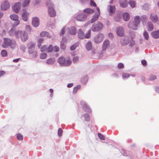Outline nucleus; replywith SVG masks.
Masks as SVG:
<instances>
[{"instance_id": "f257e3e1", "label": "nucleus", "mask_w": 159, "mask_h": 159, "mask_svg": "<svg viewBox=\"0 0 159 159\" xmlns=\"http://www.w3.org/2000/svg\"><path fill=\"white\" fill-rule=\"evenodd\" d=\"M16 44L15 42H13L9 38H4L2 46L3 48L10 47L11 48H14L16 47Z\"/></svg>"}, {"instance_id": "f03ea898", "label": "nucleus", "mask_w": 159, "mask_h": 159, "mask_svg": "<svg viewBox=\"0 0 159 159\" xmlns=\"http://www.w3.org/2000/svg\"><path fill=\"white\" fill-rule=\"evenodd\" d=\"M16 37L17 38H20L22 42H25L28 39V33L24 30H17L16 33Z\"/></svg>"}, {"instance_id": "7ed1b4c3", "label": "nucleus", "mask_w": 159, "mask_h": 159, "mask_svg": "<svg viewBox=\"0 0 159 159\" xmlns=\"http://www.w3.org/2000/svg\"><path fill=\"white\" fill-rule=\"evenodd\" d=\"M57 61L60 66H69L71 63V61L69 58H65L63 57H59Z\"/></svg>"}, {"instance_id": "20e7f679", "label": "nucleus", "mask_w": 159, "mask_h": 159, "mask_svg": "<svg viewBox=\"0 0 159 159\" xmlns=\"http://www.w3.org/2000/svg\"><path fill=\"white\" fill-rule=\"evenodd\" d=\"M46 5L48 6V12L50 17H53L56 16V12L53 8L54 4L52 2H47Z\"/></svg>"}, {"instance_id": "39448f33", "label": "nucleus", "mask_w": 159, "mask_h": 159, "mask_svg": "<svg viewBox=\"0 0 159 159\" xmlns=\"http://www.w3.org/2000/svg\"><path fill=\"white\" fill-rule=\"evenodd\" d=\"M103 27V24L100 22L92 26L91 29L93 31H98L101 30Z\"/></svg>"}, {"instance_id": "423d86ee", "label": "nucleus", "mask_w": 159, "mask_h": 159, "mask_svg": "<svg viewBox=\"0 0 159 159\" xmlns=\"http://www.w3.org/2000/svg\"><path fill=\"white\" fill-rule=\"evenodd\" d=\"M81 105L83 110L85 111L89 112V113L91 112V111L89 106L86 102L82 101L81 102Z\"/></svg>"}, {"instance_id": "0eeeda50", "label": "nucleus", "mask_w": 159, "mask_h": 159, "mask_svg": "<svg viewBox=\"0 0 159 159\" xmlns=\"http://www.w3.org/2000/svg\"><path fill=\"white\" fill-rule=\"evenodd\" d=\"M104 36L102 34H99L96 35L94 39V42L97 43L101 42L103 40Z\"/></svg>"}, {"instance_id": "6e6552de", "label": "nucleus", "mask_w": 159, "mask_h": 159, "mask_svg": "<svg viewBox=\"0 0 159 159\" xmlns=\"http://www.w3.org/2000/svg\"><path fill=\"white\" fill-rule=\"evenodd\" d=\"M10 17L11 20L16 21L14 24V26H17L19 24L20 21L18 20L19 17L18 15L15 14H11L10 16Z\"/></svg>"}, {"instance_id": "1a4fd4ad", "label": "nucleus", "mask_w": 159, "mask_h": 159, "mask_svg": "<svg viewBox=\"0 0 159 159\" xmlns=\"http://www.w3.org/2000/svg\"><path fill=\"white\" fill-rule=\"evenodd\" d=\"M10 7V4L7 1L3 2L2 4L1 8L2 10H6L8 9Z\"/></svg>"}, {"instance_id": "9d476101", "label": "nucleus", "mask_w": 159, "mask_h": 159, "mask_svg": "<svg viewBox=\"0 0 159 159\" xmlns=\"http://www.w3.org/2000/svg\"><path fill=\"white\" fill-rule=\"evenodd\" d=\"M86 15L84 13L79 14L76 17L77 20L79 21H83L86 18Z\"/></svg>"}, {"instance_id": "9b49d317", "label": "nucleus", "mask_w": 159, "mask_h": 159, "mask_svg": "<svg viewBox=\"0 0 159 159\" xmlns=\"http://www.w3.org/2000/svg\"><path fill=\"white\" fill-rule=\"evenodd\" d=\"M116 32L117 34L120 37H121L124 34V30L121 27H119L117 28L116 29Z\"/></svg>"}, {"instance_id": "f8f14e48", "label": "nucleus", "mask_w": 159, "mask_h": 159, "mask_svg": "<svg viewBox=\"0 0 159 159\" xmlns=\"http://www.w3.org/2000/svg\"><path fill=\"white\" fill-rule=\"evenodd\" d=\"M149 18L150 20L153 23L156 22L158 20V17L157 15L154 13L151 14Z\"/></svg>"}, {"instance_id": "ddd939ff", "label": "nucleus", "mask_w": 159, "mask_h": 159, "mask_svg": "<svg viewBox=\"0 0 159 159\" xmlns=\"http://www.w3.org/2000/svg\"><path fill=\"white\" fill-rule=\"evenodd\" d=\"M21 7V3L20 2L16 3L13 6V9L16 13H18Z\"/></svg>"}, {"instance_id": "4468645a", "label": "nucleus", "mask_w": 159, "mask_h": 159, "mask_svg": "<svg viewBox=\"0 0 159 159\" xmlns=\"http://www.w3.org/2000/svg\"><path fill=\"white\" fill-rule=\"evenodd\" d=\"M32 24L35 27H38L39 25V19L37 17H34L32 18Z\"/></svg>"}, {"instance_id": "2eb2a0df", "label": "nucleus", "mask_w": 159, "mask_h": 159, "mask_svg": "<svg viewBox=\"0 0 159 159\" xmlns=\"http://www.w3.org/2000/svg\"><path fill=\"white\" fill-rule=\"evenodd\" d=\"M110 42L108 40H106L103 42L102 49L103 50L105 51L109 46Z\"/></svg>"}, {"instance_id": "dca6fc26", "label": "nucleus", "mask_w": 159, "mask_h": 159, "mask_svg": "<svg viewBox=\"0 0 159 159\" xmlns=\"http://www.w3.org/2000/svg\"><path fill=\"white\" fill-rule=\"evenodd\" d=\"M120 6L123 8L127 7L128 4L126 0H120Z\"/></svg>"}, {"instance_id": "f3484780", "label": "nucleus", "mask_w": 159, "mask_h": 159, "mask_svg": "<svg viewBox=\"0 0 159 159\" xmlns=\"http://www.w3.org/2000/svg\"><path fill=\"white\" fill-rule=\"evenodd\" d=\"M151 36L154 38L157 39L159 38V30L154 31L151 33Z\"/></svg>"}, {"instance_id": "a211bd4d", "label": "nucleus", "mask_w": 159, "mask_h": 159, "mask_svg": "<svg viewBox=\"0 0 159 159\" xmlns=\"http://www.w3.org/2000/svg\"><path fill=\"white\" fill-rule=\"evenodd\" d=\"M29 15V13L27 12H25L22 14V18L23 20L25 21L28 20V17Z\"/></svg>"}, {"instance_id": "6ab92c4d", "label": "nucleus", "mask_w": 159, "mask_h": 159, "mask_svg": "<svg viewBox=\"0 0 159 159\" xmlns=\"http://www.w3.org/2000/svg\"><path fill=\"white\" fill-rule=\"evenodd\" d=\"M68 29L69 30V33L71 35H74L76 33V29L75 27H72L68 28Z\"/></svg>"}, {"instance_id": "aec40b11", "label": "nucleus", "mask_w": 159, "mask_h": 159, "mask_svg": "<svg viewBox=\"0 0 159 159\" xmlns=\"http://www.w3.org/2000/svg\"><path fill=\"white\" fill-rule=\"evenodd\" d=\"M148 30L150 31L154 29L153 24L150 22H148L147 24Z\"/></svg>"}, {"instance_id": "412c9836", "label": "nucleus", "mask_w": 159, "mask_h": 159, "mask_svg": "<svg viewBox=\"0 0 159 159\" xmlns=\"http://www.w3.org/2000/svg\"><path fill=\"white\" fill-rule=\"evenodd\" d=\"M79 38L80 39H83L85 38V35L82 30L81 29L79 30L78 32Z\"/></svg>"}, {"instance_id": "4be33fe9", "label": "nucleus", "mask_w": 159, "mask_h": 159, "mask_svg": "<svg viewBox=\"0 0 159 159\" xmlns=\"http://www.w3.org/2000/svg\"><path fill=\"white\" fill-rule=\"evenodd\" d=\"M34 49L29 48V52L30 54H32L33 57H35L37 55V52L34 51Z\"/></svg>"}, {"instance_id": "5701e85b", "label": "nucleus", "mask_w": 159, "mask_h": 159, "mask_svg": "<svg viewBox=\"0 0 159 159\" xmlns=\"http://www.w3.org/2000/svg\"><path fill=\"white\" fill-rule=\"evenodd\" d=\"M17 32L16 31L15 28L13 27L11 30L9 32V34L10 35L12 36L15 35L16 36V33Z\"/></svg>"}, {"instance_id": "b1692460", "label": "nucleus", "mask_w": 159, "mask_h": 159, "mask_svg": "<svg viewBox=\"0 0 159 159\" xmlns=\"http://www.w3.org/2000/svg\"><path fill=\"white\" fill-rule=\"evenodd\" d=\"M130 18V16L129 14L126 12H125L123 14V19L125 21H128Z\"/></svg>"}, {"instance_id": "393cba45", "label": "nucleus", "mask_w": 159, "mask_h": 159, "mask_svg": "<svg viewBox=\"0 0 159 159\" xmlns=\"http://www.w3.org/2000/svg\"><path fill=\"white\" fill-rule=\"evenodd\" d=\"M99 15L96 13L93 16V18L91 19V22L93 23L95 21H96L98 19Z\"/></svg>"}, {"instance_id": "a878e982", "label": "nucleus", "mask_w": 159, "mask_h": 159, "mask_svg": "<svg viewBox=\"0 0 159 159\" xmlns=\"http://www.w3.org/2000/svg\"><path fill=\"white\" fill-rule=\"evenodd\" d=\"M128 25L129 28L134 30H136L137 29V27L138 26V25L134 23V22L130 23Z\"/></svg>"}, {"instance_id": "bb28decb", "label": "nucleus", "mask_w": 159, "mask_h": 159, "mask_svg": "<svg viewBox=\"0 0 159 159\" xmlns=\"http://www.w3.org/2000/svg\"><path fill=\"white\" fill-rule=\"evenodd\" d=\"M92 45L91 42H88L86 44V48L88 51H89L92 48Z\"/></svg>"}, {"instance_id": "cd10ccee", "label": "nucleus", "mask_w": 159, "mask_h": 159, "mask_svg": "<svg viewBox=\"0 0 159 159\" xmlns=\"http://www.w3.org/2000/svg\"><path fill=\"white\" fill-rule=\"evenodd\" d=\"M81 88V86L80 85H78L75 87L73 89V93L75 94L77 92L78 90L80 89Z\"/></svg>"}, {"instance_id": "c85d7f7f", "label": "nucleus", "mask_w": 159, "mask_h": 159, "mask_svg": "<svg viewBox=\"0 0 159 159\" xmlns=\"http://www.w3.org/2000/svg\"><path fill=\"white\" fill-rule=\"evenodd\" d=\"M134 22L138 25L140 23V17L138 16H135L134 17Z\"/></svg>"}, {"instance_id": "c756f323", "label": "nucleus", "mask_w": 159, "mask_h": 159, "mask_svg": "<svg viewBox=\"0 0 159 159\" xmlns=\"http://www.w3.org/2000/svg\"><path fill=\"white\" fill-rule=\"evenodd\" d=\"M84 11L88 14H92L94 12L93 10L89 8L85 9Z\"/></svg>"}, {"instance_id": "7c9ffc66", "label": "nucleus", "mask_w": 159, "mask_h": 159, "mask_svg": "<svg viewBox=\"0 0 159 159\" xmlns=\"http://www.w3.org/2000/svg\"><path fill=\"white\" fill-rule=\"evenodd\" d=\"M88 80V77L87 76H85L81 78V82L83 84H84L87 83Z\"/></svg>"}, {"instance_id": "2f4dec72", "label": "nucleus", "mask_w": 159, "mask_h": 159, "mask_svg": "<svg viewBox=\"0 0 159 159\" xmlns=\"http://www.w3.org/2000/svg\"><path fill=\"white\" fill-rule=\"evenodd\" d=\"M49 34L46 31H43L40 33V36L42 37H46L49 36Z\"/></svg>"}, {"instance_id": "473e14b6", "label": "nucleus", "mask_w": 159, "mask_h": 159, "mask_svg": "<svg viewBox=\"0 0 159 159\" xmlns=\"http://www.w3.org/2000/svg\"><path fill=\"white\" fill-rule=\"evenodd\" d=\"M30 2V0H24L22 3V6L25 7L28 5Z\"/></svg>"}, {"instance_id": "72a5a7b5", "label": "nucleus", "mask_w": 159, "mask_h": 159, "mask_svg": "<svg viewBox=\"0 0 159 159\" xmlns=\"http://www.w3.org/2000/svg\"><path fill=\"white\" fill-rule=\"evenodd\" d=\"M115 6H109V10L111 13H114L115 11Z\"/></svg>"}, {"instance_id": "f704fd0d", "label": "nucleus", "mask_w": 159, "mask_h": 159, "mask_svg": "<svg viewBox=\"0 0 159 159\" xmlns=\"http://www.w3.org/2000/svg\"><path fill=\"white\" fill-rule=\"evenodd\" d=\"M83 116L84 117V120L85 121H89L90 120V116L89 114L86 113L83 115Z\"/></svg>"}, {"instance_id": "c9c22d12", "label": "nucleus", "mask_w": 159, "mask_h": 159, "mask_svg": "<svg viewBox=\"0 0 159 159\" xmlns=\"http://www.w3.org/2000/svg\"><path fill=\"white\" fill-rule=\"evenodd\" d=\"M55 62V60L54 58H50L48 59L46 63L48 64H52Z\"/></svg>"}, {"instance_id": "e433bc0d", "label": "nucleus", "mask_w": 159, "mask_h": 159, "mask_svg": "<svg viewBox=\"0 0 159 159\" xmlns=\"http://www.w3.org/2000/svg\"><path fill=\"white\" fill-rule=\"evenodd\" d=\"M129 35L132 39L135 38V34L134 32L132 31H129Z\"/></svg>"}, {"instance_id": "4c0bfd02", "label": "nucleus", "mask_w": 159, "mask_h": 159, "mask_svg": "<svg viewBox=\"0 0 159 159\" xmlns=\"http://www.w3.org/2000/svg\"><path fill=\"white\" fill-rule=\"evenodd\" d=\"M1 55L3 57H6L7 55V51L5 50H3L1 51Z\"/></svg>"}, {"instance_id": "58836bf2", "label": "nucleus", "mask_w": 159, "mask_h": 159, "mask_svg": "<svg viewBox=\"0 0 159 159\" xmlns=\"http://www.w3.org/2000/svg\"><path fill=\"white\" fill-rule=\"evenodd\" d=\"M79 45V43H75L74 44L70 47V50L71 51H73L75 50L76 47H77Z\"/></svg>"}, {"instance_id": "ea45409f", "label": "nucleus", "mask_w": 159, "mask_h": 159, "mask_svg": "<svg viewBox=\"0 0 159 159\" xmlns=\"http://www.w3.org/2000/svg\"><path fill=\"white\" fill-rule=\"evenodd\" d=\"M129 3L132 8H134L135 6V2L133 1L129 0Z\"/></svg>"}, {"instance_id": "a19ab883", "label": "nucleus", "mask_w": 159, "mask_h": 159, "mask_svg": "<svg viewBox=\"0 0 159 159\" xmlns=\"http://www.w3.org/2000/svg\"><path fill=\"white\" fill-rule=\"evenodd\" d=\"M44 39H40L38 41V47L39 48L41 45L42 43L43 42Z\"/></svg>"}, {"instance_id": "79ce46f5", "label": "nucleus", "mask_w": 159, "mask_h": 159, "mask_svg": "<svg viewBox=\"0 0 159 159\" xmlns=\"http://www.w3.org/2000/svg\"><path fill=\"white\" fill-rule=\"evenodd\" d=\"M47 56V54L45 53H43L40 54V57L42 59H45Z\"/></svg>"}, {"instance_id": "37998d69", "label": "nucleus", "mask_w": 159, "mask_h": 159, "mask_svg": "<svg viewBox=\"0 0 159 159\" xmlns=\"http://www.w3.org/2000/svg\"><path fill=\"white\" fill-rule=\"evenodd\" d=\"M53 50V47L52 45H50L49 47L47 48V52H52Z\"/></svg>"}, {"instance_id": "c03bdc74", "label": "nucleus", "mask_w": 159, "mask_h": 159, "mask_svg": "<svg viewBox=\"0 0 159 159\" xmlns=\"http://www.w3.org/2000/svg\"><path fill=\"white\" fill-rule=\"evenodd\" d=\"M17 137L18 139L19 140H22L23 139V135L20 134H17Z\"/></svg>"}, {"instance_id": "a18cd8bd", "label": "nucleus", "mask_w": 159, "mask_h": 159, "mask_svg": "<svg viewBox=\"0 0 159 159\" xmlns=\"http://www.w3.org/2000/svg\"><path fill=\"white\" fill-rule=\"evenodd\" d=\"M157 78V76L155 75H150L149 77L148 78L149 80H152L156 79Z\"/></svg>"}, {"instance_id": "49530a36", "label": "nucleus", "mask_w": 159, "mask_h": 159, "mask_svg": "<svg viewBox=\"0 0 159 159\" xmlns=\"http://www.w3.org/2000/svg\"><path fill=\"white\" fill-rule=\"evenodd\" d=\"M121 17L119 15H117L114 17L115 20L116 21L119 22L121 20Z\"/></svg>"}, {"instance_id": "de8ad7c7", "label": "nucleus", "mask_w": 159, "mask_h": 159, "mask_svg": "<svg viewBox=\"0 0 159 159\" xmlns=\"http://www.w3.org/2000/svg\"><path fill=\"white\" fill-rule=\"evenodd\" d=\"M147 19V16L146 15H143L141 17V21L143 22L146 21Z\"/></svg>"}, {"instance_id": "09e8293b", "label": "nucleus", "mask_w": 159, "mask_h": 159, "mask_svg": "<svg viewBox=\"0 0 159 159\" xmlns=\"http://www.w3.org/2000/svg\"><path fill=\"white\" fill-rule=\"evenodd\" d=\"M130 76V75L127 73H124L122 75V78L123 79L127 78Z\"/></svg>"}, {"instance_id": "8fccbe9b", "label": "nucleus", "mask_w": 159, "mask_h": 159, "mask_svg": "<svg viewBox=\"0 0 159 159\" xmlns=\"http://www.w3.org/2000/svg\"><path fill=\"white\" fill-rule=\"evenodd\" d=\"M35 43L31 42L29 44V48H30L35 49Z\"/></svg>"}, {"instance_id": "3c124183", "label": "nucleus", "mask_w": 159, "mask_h": 159, "mask_svg": "<svg viewBox=\"0 0 159 159\" xmlns=\"http://www.w3.org/2000/svg\"><path fill=\"white\" fill-rule=\"evenodd\" d=\"M47 50V46L46 45H43L41 47L40 51L41 52H44L45 51Z\"/></svg>"}, {"instance_id": "603ef678", "label": "nucleus", "mask_w": 159, "mask_h": 159, "mask_svg": "<svg viewBox=\"0 0 159 159\" xmlns=\"http://www.w3.org/2000/svg\"><path fill=\"white\" fill-rule=\"evenodd\" d=\"M143 35L145 39L146 40H148L149 38V35L148 32L146 31H145L144 32Z\"/></svg>"}, {"instance_id": "864d4df0", "label": "nucleus", "mask_w": 159, "mask_h": 159, "mask_svg": "<svg viewBox=\"0 0 159 159\" xmlns=\"http://www.w3.org/2000/svg\"><path fill=\"white\" fill-rule=\"evenodd\" d=\"M98 135L100 139L103 140H105V137L103 134H102L100 133H98Z\"/></svg>"}, {"instance_id": "5fc2aeb1", "label": "nucleus", "mask_w": 159, "mask_h": 159, "mask_svg": "<svg viewBox=\"0 0 159 159\" xmlns=\"http://www.w3.org/2000/svg\"><path fill=\"white\" fill-rule=\"evenodd\" d=\"M90 5L92 7H96L97 5L93 0H91L90 1Z\"/></svg>"}, {"instance_id": "6e6d98bb", "label": "nucleus", "mask_w": 159, "mask_h": 159, "mask_svg": "<svg viewBox=\"0 0 159 159\" xmlns=\"http://www.w3.org/2000/svg\"><path fill=\"white\" fill-rule=\"evenodd\" d=\"M91 31L90 30H89L88 33L85 35V38L87 39L89 38L91 36Z\"/></svg>"}, {"instance_id": "4d7b16f0", "label": "nucleus", "mask_w": 159, "mask_h": 159, "mask_svg": "<svg viewBox=\"0 0 159 159\" xmlns=\"http://www.w3.org/2000/svg\"><path fill=\"white\" fill-rule=\"evenodd\" d=\"M62 130L61 128L58 129V134L59 136L61 137V136L62 133Z\"/></svg>"}, {"instance_id": "13d9d810", "label": "nucleus", "mask_w": 159, "mask_h": 159, "mask_svg": "<svg viewBox=\"0 0 159 159\" xmlns=\"http://www.w3.org/2000/svg\"><path fill=\"white\" fill-rule=\"evenodd\" d=\"M59 48L57 46H55L53 48V50L55 52H57L59 51Z\"/></svg>"}, {"instance_id": "bf43d9fd", "label": "nucleus", "mask_w": 159, "mask_h": 159, "mask_svg": "<svg viewBox=\"0 0 159 159\" xmlns=\"http://www.w3.org/2000/svg\"><path fill=\"white\" fill-rule=\"evenodd\" d=\"M65 33V28L64 27L62 29L60 33V35L61 36H62Z\"/></svg>"}, {"instance_id": "052dcab7", "label": "nucleus", "mask_w": 159, "mask_h": 159, "mask_svg": "<svg viewBox=\"0 0 159 159\" xmlns=\"http://www.w3.org/2000/svg\"><path fill=\"white\" fill-rule=\"evenodd\" d=\"M120 42L122 44L124 45H126L129 43V41H127L125 42L124 40L123 39L121 40L120 41Z\"/></svg>"}, {"instance_id": "680f3d73", "label": "nucleus", "mask_w": 159, "mask_h": 159, "mask_svg": "<svg viewBox=\"0 0 159 159\" xmlns=\"http://www.w3.org/2000/svg\"><path fill=\"white\" fill-rule=\"evenodd\" d=\"M118 67L119 69L123 68L124 67V65L122 63H120L118 64Z\"/></svg>"}, {"instance_id": "e2e57ef3", "label": "nucleus", "mask_w": 159, "mask_h": 159, "mask_svg": "<svg viewBox=\"0 0 159 159\" xmlns=\"http://www.w3.org/2000/svg\"><path fill=\"white\" fill-rule=\"evenodd\" d=\"M61 48L63 50L65 49L66 48V46L62 41L61 42Z\"/></svg>"}, {"instance_id": "0e129e2a", "label": "nucleus", "mask_w": 159, "mask_h": 159, "mask_svg": "<svg viewBox=\"0 0 159 159\" xmlns=\"http://www.w3.org/2000/svg\"><path fill=\"white\" fill-rule=\"evenodd\" d=\"M79 58L77 57H75L73 58V61L74 62H77L78 61Z\"/></svg>"}, {"instance_id": "69168bd1", "label": "nucleus", "mask_w": 159, "mask_h": 159, "mask_svg": "<svg viewBox=\"0 0 159 159\" xmlns=\"http://www.w3.org/2000/svg\"><path fill=\"white\" fill-rule=\"evenodd\" d=\"M141 63L142 65L144 66H146L147 65V62L145 60H142L141 61Z\"/></svg>"}, {"instance_id": "338daca9", "label": "nucleus", "mask_w": 159, "mask_h": 159, "mask_svg": "<svg viewBox=\"0 0 159 159\" xmlns=\"http://www.w3.org/2000/svg\"><path fill=\"white\" fill-rule=\"evenodd\" d=\"M5 73L6 72L5 71L2 70L0 71V77L3 75H4Z\"/></svg>"}, {"instance_id": "774afa93", "label": "nucleus", "mask_w": 159, "mask_h": 159, "mask_svg": "<svg viewBox=\"0 0 159 159\" xmlns=\"http://www.w3.org/2000/svg\"><path fill=\"white\" fill-rule=\"evenodd\" d=\"M155 90L159 93V87H156L155 88Z\"/></svg>"}]
</instances>
